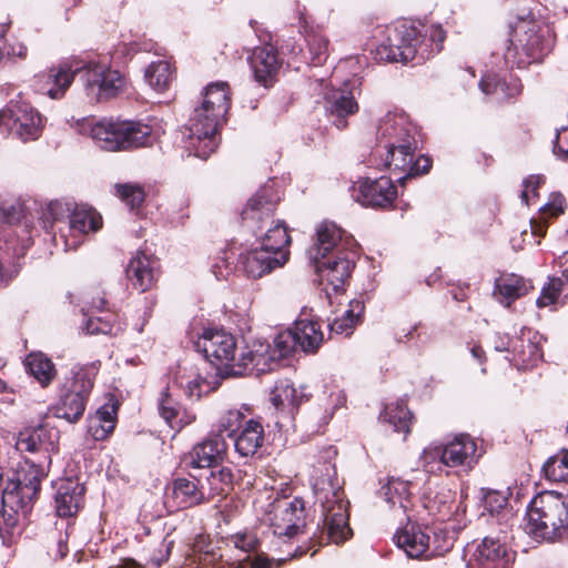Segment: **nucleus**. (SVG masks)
<instances>
[{
	"mask_svg": "<svg viewBox=\"0 0 568 568\" xmlns=\"http://www.w3.org/2000/svg\"><path fill=\"white\" fill-rule=\"evenodd\" d=\"M483 493V501L484 508L490 515H501L503 518H506L510 515V510L507 508L508 506V497L510 493L508 489L506 490H495V489H481Z\"/></svg>",
	"mask_w": 568,
	"mask_h": 568,
	"instance_id": "obj_43",
	"label": "nucleus"
},
{
	"mask_svg": "<svg viewBox=\"0 0 568 568\" xmlns=\"http://www.w3.org/2000/svg\"><path fill=\"white\" fill-rule=\"evenodd\" d=\"M510 45L505 60L511 67L525 68L542 61L555 45V33L550 26L532 17H518L510 23Z\"/></svg>",
	"mask_w": 568,
	"mask_h": 568,
	"instance_id": "obj_3",
	"label": "nucleus"
},
{
	"mask_svg": "<svg viewBox=\"0 0 568 568\" xmlns=\"http://www.w3.org/2000/svg\"><path fill=\"white\" fill-rule=\"evenodd\" d=\"M531 288L530 282L516 274H504L495 282L494 295L506 301V306L526 295Z\"/></svg>",
	"mask_w": 568,
	"mask_h": 568,
	"instance_id": "obj_36",
	"label": "nucleus"
},
{
	"mask_svg": "<svg viewBox=\"0 0 568 568\" xmlns=\"http://www.w3.org/2000/svg\"><path fill=\"white\" fill-rule=\"evenodd\" d=\"M286 559H273L268 558L265 555H257L251 562V568H272L273 564L276 562L277 566H281Z\"/></svg>",
	"mask_w": 568,
	"mask_h": 568,
	"instance_id": "obj_59",
	"label": "nucleus"
},
{
	"mask_svg": "<svg viewBox=\"0 0 568 568\" xmlns=\"http://www.w3.org/2000/svg\"><path fill=\"white\" fill-rule=\"evenodd\" d=\"M230 108V89L226 82L206 87L202 104L194 110L186 129L185 149L205 160L217 148L216 131Z\"/></svg>",
	"mask_w": 568,
	"mask_h": 568,
	"instance_id": "obj_2",
	"label": "nucleus"
},
{
	"mask_svg": "<svg viewBox=\"0 0 568 568\" xmlns=\"http://www.w3.org/2000/svg\"><path fill=\"white\" fill-rule=\"evenodd\" d=\"M306 42L312 64H322L327 58L328 39L324 34L312 32L307 34Z\"/></svg>",
	"mask_w": 568,
	"mask_h": 568,
	"instance_id": "obj_48",
	"label": "nucleus"
},
{
	"mask_svg": "<svg viewBox=\"0 0 568 568\" xmlns=\"http://www.w3.org/2000/svg\"><path fill=\"white\" fill-rule=\"evenodd\" d=\"M483 455L477 440L468 434H459L446 443H432L420 456L423 466L429 473L442 471L444 467L473 469Z\"/></svg>",
	"mask_w": 568,
	"mask_h": 568,
	"instance_id": "obj_8",
	"label": "nucleus"
},
{
	"mask_svg": "<svg viewBox=\"0 0 568 568\" xmlns=\"http://www.w3.org/2000/svg\"><path fill=\"white\" fill-rule=\"evenodd\" d=\"M479 87L485 94L501 93L504 97H514L520 92V84L517 79H499L496 75H486L481 79Z\"/></svg>",
	"mask_w": 568,
	"mask_h": 568,
	"instance_id": "obj_42",
	"label": "nucleus"
},
{
	"mask_svg": "<svg viewBox=\"0 0 568 568\" xmlns=\"http://www.w3.org/2000/svg\"><path fill=\"white\" fill-rule=\"evenodd\" d=\"M67 537H68V534H65V539L60 537V539L58 540L55 558L62 559L67 556V554L69 551L68 546H67Z\"/></svg>",
	"mask_w": 568,
	"mask_h": 568,
	"instance_id": "obj_63",
	"label": "nucleus"
},
{
	"mask_svg": "<svg viewBox=\"0 0 568 568\" xmlns=\"http://www.w3.org/2000/svg\"><path fill=\"white\" fill-rule=\"evenodd\" d=\"M26 367L43 387L52 382L57 373L52 361L40 352L27 356Z\"/></svg>",
	"mask_w": 568,
	"mask_h": 568,
	"instance_id": "obj_38",
	"label": "nucleus"
},
{
	"mask_svg": "<svg viewBox=\"0 0 568 568\" xmlns=\"http://www.w3.org/2000/svg\"><path fill=\"white\" fill-rule=\"evenodd\" d=\"M115 426V406L103 405L90 420V432L94 439L103 440Z\"/></svg>",
	"mask_w": 568,
	"mask_h": 568,
	"instance_id": "obj_40",
	"label": "nucleus"
},
{
	"mask_svg": "<svg viewBox=\"0 0 568 568\" xmlns=\"http://www.w3.org/2000/svg\"><path fill=\"white\" fill-rule=\"evenodd\" d=\"M44 476V470L40 465L26 462L3 488V511L21 513L27 516L38 498Z\"/></svg>",
	"mask_w": 568,
	"mask_h": 568,
	"instance_id": "obj_10",
	"label": "nucleus"
},
{
	"mask_svg": "<svg viewBox=\"0 0 568 568\" xmlns=\"http://www.w3.org/2000/svg\"><path fill=\"white\" fill-rule=\"evenodd\" d=\"M297 347L298 344L293 328L286 329L275 336L273 354L274 356L277 354V357H286L295 352Z\"/></svg>",
	"mask_w": 568,
	"mask_h": 568,
	"instance_id": "obj_51",
	"label": "nucleus"
},
{
	"mask_svg": "<svg viewBox=\"0 0 568 568\" xmlns=\"http://www.w3.org/2000/svg\"><path fill=\"white\" fill-rule=\"evenodd\" d=\"M428 37L432 42L436 43L437 51H439L446 38L445 31L442 29V27L432 26L428 30Z\"/></svg>",
	"mask_w": 568,
	"mask_h": 568,
	"instance_id": "obj_60",
	"label": "nucleus"
},
{
	"mask_svg": "<svg viewBox=\"0 0 568 568\" xmlns=\"http://www.w3.org/2000/svg\"><path fill=\"white\" fill-rule=\"evenodd\" d=\"M336 454L334 447L325 448L317 464L313 466L311 479L315 504H318L322 510L326 539L338 545L352 536V529L348 525V503L345 500L333 464Z\"/></svg>",
	"mask_w": 568,
	"mask_h": 568,
	"instance_id": "obj_1",
	"label": "nucleus"
},
{
	"mask_svg": "<svg viewBox=\"0 0 568 568\" xmlns=\"http://www.w3.org/2000/svg\"><path fill=\"white\" fill-rule=\"evenodd\" d=\"M364 303L361 300H352L347 308L338 316H335L328 324L331 333L349 336L354 328L362 322L364 315Z\"/></svg>",
	"mask_w": 568,
	"mask_h": 568,
	"instance_id": "obj_34",
	"label": "nucleus"
},
{
	"mask_svg": "<svg viewBox=\"0 0 568 568\" xmlns=\"http://www.w3.org/2000/svg\"><path fill=\"white\" fill-rule=\"evenodd\" d=\"M545 182V178L542 175H529L524 180L520 199L521 202L526 205H529L530 197L537 195V189Z\"/></svg>",
	"mask_w": 568,
	"mask_h": 568,
	"instance_id": "obj_54",
	"label": "nucleus"
},
{
	"mask_svg": "<svg viewBox=\"0 0 568 568\" xmlns=\"http://www.w3.org/2000/svg\"><path fill=\"white\" fill-rule=\"evenodd\" d=\"M275 356L271 352V346L267 343L254 342L252 345L246 346L241 353V356L232 364V368L239 369L235 373H241L242 369L251 367L257 373H264L271 369Z\"/></svg>",
	"mask_w": 568,
	"mask_h": 568,
	"instance_id": "obj_26",
	"label": "nucleus"
},
{
	"mask_svg": "<svg viewBox=\"0 0 568 568\" xmlns=\"http://www.w3.org/2000/svg\"><path fill=\"white\" fill-rule=\"evenodd\" d=\"M82 70L83 68L79 64L73 65L68 62L51 68L42 75L44 79L43 90L51 99L62 98L73 82L75 73Z\"/></svg>",
	"mask_w": 568,
	"mask_h": 568,
	"instance_id": "obj_28",
	"label": "nucleus"
},
{
	"mask_svg": "<svg viewBox=\"0 0 568 568\" xmlns=\"http://www.w3.org/2000/svg\"><path fill=\"white\" fill-rule=\"evenodd\" d=\"M349 248H357L353 236L346 234L335 223L324 222L317 226L314 242L307 250V255L312 263H317L320 258Z\"/></svg>",
	"mask_w": 568,
	"mask_h": 568,
	"instance_id": "obj_14",
	"label": "nucleus"
},
{
	"mask_svg": "<svg viewBox=\"0 0 568 568\" xmlns=\"http://www.w3.org/2000/svg\"><path fill=\"white\" fill-rule=\"evenodd\" d=\"M374 59L379 62H389L390 61V47L382 43L378 45L374 52Z\"/></svg>",
	"mask_w": 568,
	"mask_h": 568,
	"instance_id": "obj_61",
	"label": "nucleus"
},
{
	"mask_svg": "<svg viewBox=\"0 0 568 568\" xmlns=\"http://www.w3.org/2000/svg\"><path fill=\"white\" fill-rule=\"evenodd\" d=\"M542 470L545 477L551 481H568V450L549 458Z\"/></svg>",
	"mask_w": 568,
	"mask_h": 568,
	"instance_id": "obj_47",
	"label": "nucleus"
},
{
	"mask_svg": "<svg viewBox=\"0 0 568 568\" xmlns=\"http://www.w3.org/2000/svg\"><path fill=\"white\" fill-rule=\"evenodd\" d=\"M235 452L241 457H253L264 443V428L261 423L248 419L234 437Z\"/></svg>",
	"mask_w": 568,
	"mask_h": 568,
	"instance_id": "obj_30",
	"label": "nucleus"
},
{
	"mask_svg": "<svg viewBox=\"0 0 568 568\" xmlns=\"http://www.w3.org/2000/svg\"><path fill=\"white\" fill-rule=\"evenodd\" d=\"M114 314L105 313L103 316H90L82 325V329L87 334H104V335H116L120 331V326H116L114 321Z\"/></svg>",
	"mask_w": 568,
	"mask_h": 568,
	"instance_id": "obj_45",
	"label": "nucleus"
},
{
	"mask_svg": "<svg viewBox=\"0 0 568 568\" xmlns=\"http://www.w3.org/2000/svg\"><path fill=\"white\" fill-rule=\"evenodd\" d=\"M245 414L241 409L227 410L219 422V432L226 433L229 437H234L236 432H240L245 424Z\"/></svg>",
	"mask_w": 568,
	"mask_h": 568,
	"instance_id": "obj_49",
	"label": "nucleus"
},
{
	"mask_svg": "<svg viewBox=\"0 0 568 568\" xmlns=\"http://www.w3.org/2000/svg\"><path fill=\"white\" fill-rule=\"evenodd\" d=\"M196 347L212 364L232 367L236 361L235 338L223 329H205L196 342Z\"/></svg>",
	"mask_w": 568,
	"mask_h": 568,
	"instance_id": "obj_16",
	"label": "nucleus"
},
{
	"mask_svg": "<svg viewBox=\"0 0 568 568\" xmlns=\"http://www.w3.org/2000/svg\"><path fill=\"white\" fill-rule=\"evenodd\" d=\"M298 347L305 353H314L324 341L320 324L313 320H297L293 327Z\"/></svg>",
	"mask_w": 568,
	"mask_h": 568,
	"instance_id": "obj_35",
	"label": "nucleus"
},
{
	"mask_svg": "<svg viewBox=\"0 0 568 568\" xmlns=\"http://www.w3.org/2000/svg\"><path fill=\"white\" fill-rule=\"evenodd\" d=\"M84 491V486L72 479L60 483L55 494V510L58 516H74L83 504Z\"/></svg>",
	"mask_w": 568,
	"mask_h": 568,
	"instance_id": "obj_27",
	"label": "nucleus"
},
{
	"mask_svg": "<svg viewBox=\"0 0 568 568\" xmlns=\"http://www.w3.org/2000/svg\"><path fill=\"white\" fill-rule=\"evenodd\" d=\"M354 199L363 206L383 207L390 203V178L365 179L358 182Z\"/></svg>",
	"mask_w": 568,
	"mask_h": 568,
	"instance_id": "obj_23",
	"label": "nucleus"
},
{
	"mask_svg": "<svg viewBox=\"0 0 568 568\" xmlns=\"http://www.w3.org/2000/svg\"><path fill=\"white\" fill-rule=\"evenodd\" d=\"M115 189L116 194L131 209L140 206L144 200V192L138 185L118 184Z\"/></svg>",
	"mask_w": 568,
	"mask_h": 568,
	"instance_id": "obj_52",
	"label": "nucleus"
},
{
	"mask_svg": "<svg viewBox=\"0 0 568 568\" xmlns=\"http://www.w3.org/2000/svg\"><path fill=\"white\" fill-rule=\"evenodd\" d=\"M4 52L7 55L23 58L27 54V47L24 43L16 38L4 40L1 45V53Z\"/></svg>",
	"mask_w": 568,
	"mask_h": 568,
	"instance_id": "obj_58",
	"label": "nucleus"
},
{
	"mask_svg": "<svg viewBox=\"0 0 568 568\" xmlns=\"http://www.w3.org/2000/svg\"><path fill=\"white\" fill-rule=\"evenodd\" d=\"M539 338L536 333L528 331L514 342L513 352L518 365L527 368L535 366L541 359L542 352L539 346Z\"/></svg>",
	"mask_w": 568,
	"mask_h": 568,
	"instance_id": "obj_32",
	"label": "nucleus"
},
{
	"mask_svg": "<svg viewBox=\"0 0 568 568\" xmlns=\"http://www.w3.org/2000/svg\"><path fill=\"white\" fill-rule=\"evenodd\" d=\"M159 412L161 417L170 425L171 428H182L184 425L190 424L194 417L186 416V419L183 420L179 418L180 410L175 406L173 399L170 395L164 392L159 403Z\"/></svg>",
	"mask_w": 568,
	"mask_h": 568,
	"instance_id": "obj_46",
	"label": "nucleus"
},
{
	"mask_svg": "<svg viewBox=\"0 0 568 568\" xmlns=\"http://www.w3.org/2000/svg\"><path fill=\"white\" fill-rule=\"evenodd\" d=\"M260 247L250 250L242 256L243 270L248 277L260 278L272 271L283 267L288 258L291 237L280 224L267 229L261 237Z\"/></svg>",
	"mask_w": 568,
	"mask_h": 568,
	"instance_id": "obj_9",
	"label": "nucleus"
},
{
	"mask_svg": "<svg viewBox=\"0 0 568 568\" xmlns=\"http://www.w3.org/2000/svg\"><path fill=\"white\" fill-rule=\"evenodd\" d=\"M233 545L244 552L255 551L260 545L257 537L253 532L236 534L231 537Z\"/></svg>",
	"mask_w": 568,
	"mask_h": 568,
	"instance_id": "obj_53",
	"label": "nucleus"
},
{
	"mask_svg": "<svg viewBox=\"0 0 568 568\" xmlns=\"http://www.w3.org/2000/svg\"><path fill=\"white\" fill-rule=\"evenodd\" d=\"M173 71L170 62L164 60L153 61L144 72V79L148 84L156 92H164L173 81Z\"/></svg>",
	"mask_w": 568,
	"mask_h": 568,
	"instance_id": "obj_39",
	"label": "nucleus"
},
{
	"mask_svg": "<svg viewBox=\"0 0 568 568\" xmlns=\"http://www.w3.org/2000/svg\"><path fill=\"white\" fill-rule=\"evenodd\" d=\"M172 497L179 508H189L201 504L205 496L195 481L186 478H178L173 483Z\"/></svg>",
	"mask_w": 568,
	"mask_h": 568,
	"instance_id": "obj_37",
	"label": "nucleus"
},
{
	"mask_svg": "<svg viewBox=\"0 0 568 568\" xmlns=\"http://www.w3.org/2000/svg\"><path fill=\"white\" fill-rule=\"evenodd\" d=\"M564 282L560 277H551L549 282L544 285L536 304L539 308L547 307L556 304L562 292Z\"/></svg>",
	"mask_w": 568,
	"mask_h": 568,
	"instance_id": "obj_50",
	"label": "nucleus"
},
{
	"mask_svg": "<svg viewBox=\"0 0 568 568\" xmlns=\"http://www.w3.org/2000/svg\"><path fill=\"white\" fill-rule=\"evenodd\" d=\"M280 201V194L273 184H265L252 195L241 212L242 225L255 237H261L267 229L280 224L287 230L281 220H274L273 213Z\"/></svg>",
	"mask_w": 568,
	"mask_h": 568,
	"instance_id": "obj_11",
	"label": "nucleus"
},
{
	"mask_svg": "<svg viewBox=\"0 0 568 568\" xmlns=\"http://www.w3.org/2000/svg\"><path fill=\"white\" fill-rule=\"evenodd\" d=\"M80 132L89 134L97 146L110 152L149 148L155 142L152 126L133 120H87L80 125Z\"/></svg>",
	"mask_w": 568,
	"mask_h": 568,
	"instance_id": "obj_4",
	"label": "nucleus"
},
{
	"mask_svg": "<svg viewBox=\"0 0 568 568\" xmlns=\"http://www.w3.org/2000/svg\"><path fill=\"white\" fill-rule=\"evenodd\" d=\"M82 68L85 72V90L97 99L113 98L125 85L123 75L103 63L90 61Z\"/></svg>",
	"mask_w": 568,
	"mask_h": 568,
	"instance_id": "obj_15",
	"label": "nucleus"
},
{
	"mask_svg": "<svg viewBox=\"0 0 568 568\" xmlns=\"http://www.w3.org/2000/svg\"><path fill=\"white\" fill-rule=\"evenodd\" d=\"M356 256L357 248H349L328 255L325 258H320L317 263L313 264L322 282H326L334 291H338L349 277Z\"/></svg>",
	"mask_w": 568,
	"mask_h": 568,
	"instance_id": "obj_17",
	"label": "nucleus"
},
{
	"mask_svg": "<svg viewBox=\"0 0 568 568\" xmlns=\"http://www.w3.org/2000/svg\"><path fill=\"white\" fill-rule=\"evenodd\" d=\"M206 485L210 497L226 495L233 485L232 470L229 467L211 468Z\"/></svg>",
	"mask_w": 568,
	"mask_h": 568,
	"instance_id": "obj_41",
	"label": "nucleus"
},
{
	"mask_svg": "<svg viewBox=\"0 0 568 568\" xmlns=\"http://www.w3.org/2000/svg\"><path fill=\"white\" fill-rule=\"evenodd\" d=\"M207 384L204 378H202L199 374L193 373L189 376V379L185 383V394L190 398L199 399L206 389Z\"/></svg>",
	"mask_w": 568,
	"mask_h": 568,
	"instance_id": "obj_55",
	"label": "nucleus"
},
{
	"mask_svg": "<svg viewBox=\"0 0 568 568\" xmlns=\"http://www.w3.org/2000/svg\"><path fill=\"white\" fill-rule=\"evenodd\" d=\"M425 26L419 22L399 19L395 23L393 36V62L407 63L412 61L422 42Z\"/></svg>",
	"mask_w": 568,
	"mask_h": 568,
	"instance_id": "obj_18",
	"label": "nucleus"
},
{
	"mask_svg": "<svg viewBox=\"0 0 568 568\" xmlns=\"http://www.w3.org/2000/svg\"><path fill=\"white\" fill-rule=\"evenodd\" d=\"M542 216H558L565 211V199L559 193L550 195L549 201L540 209Z\"/></svg>",
	"mask_w": 568,
	"mask_h": 568,
	"instance_id": "obj_56",
	"label": "nucleus"
},
{
	"mask_svg": "<svg viewBox=\"0 0 568 568\" xmlns=\"http://www.w3.org/2000/svg\"><path fill=\"white\" fill-rule=\"evenodd\" d=\"M227 445L221 434H215L195 445L185 457L192 468H214L224 458Z\"/></svg>",
	"mask_w": 568,
	"mask_h": 568,
	"instance_id": "obj_22",
	"label": "nucleus"
},
{
	"mask_svg": "<svg viewBox=\"0 0 568 568\" xmlns=\"http://www.w3.org/2000/svg\"><path fill=\"white\" fill-rule=\"evenodd\" d=\"M100 366L101 362L94 361L72 367L71 377L61 386L58 400L52 407L57 418L73 424L83 416Z\"/></svg>",
	"mask_w": 568,
	"mask_h": 568,
	"instance_id": "obj_7",
	"label": "nucleus"
},
{
	"mask_svg": "<svg viewBox=\"0 0 568 568\" xmlns=\"http://www.w3.org/2000/svg\"><path fill=\"white\" fill-rule=\"evenodd\" d=\"M58 439L57 429L40 425L21 430L16 440V448L21 453H43L50 464L51 453L58 450Z\"/></svg>",
	"mask_w": 568,
	"mask_h": 568,
	"instance_id": "obj_20",
	"label": "nucleus"
},
{
	"mask_svg": "<svg viewBox=\"0 0 568 568\" xmlns=\"http://www.w3.org/2000/svg\"><path fill=\"white\" fill-rule=\"evenodd\" d=\"M513 557L498 538L485 537L476 547L468 568H511Z\"/></svg>",
	"mask_w": 568,
	"mask_h": 568,
	"instance_id": "obj_21",
	"label": "nucleus"
},
{
	"mask_svg": "<svg viewBox=\"0 0 568 568\" xmlns=\"http://www.w3.org/2000/svg\"><path fill=\"white\" fill-rule=\"evenodd\" d=\"M250 64L255 80L268 87L280 69L277 52L272 45L255 48L250 57Z\"/></svg>",
	"mask_w": 568,
	"mask_h": 568,
	"instance_id": "obj_25",
	"label": "nucleus"
},
{
	"mask_svg": "<svg viewBox=\"0 0 568 568\" xmlns=\"http://www.w3.org/2000/svg\"><path fill=\"white\" fill-rule=\"evenodd\" d=\"M0 126L23 142L37 140L42 132L41 114L30 103L10 101L0 111Z\"/></svg>",
	"mask_w": 568,
	"mask_h": 568,
	"instance_id": "obj_12",
	"label": "nucleus"
},
{
	"mask_svg": "<svg viewBox=\"0 0 568 568\" xmlns=\"http://www.w3.org/2000/svg\"><path fill=\"white\" fill-rule=\"evenodd\" d=\"M45 229L60 233L65 250H75L84 235L102 226V216L94 209L68 201H52L42 214Z\"/></svg>",
	"mask_w": 568,
	"mask_h": 568,
	"instance_id": "obj_5",
	"label": "nucleus"
},
{
	"mask_svg": "<svg viewBox=\"0 0 568 568\" xmlns=\"http://www.w3.org/2000/svg\"><path fill=\"white\" fill-rule=\"evenodd\" d=\"M265 521L273 529V534L288 539L303 532L305 528V504L302 498L283 497L270 505L265 514Z\"/></svg>",
	"mask_w": 568,
	"mask_h": 568,
	"instance_id": "obj_13",
	"label": "nucleus"
},
{
	"mask_svg": "<svg viewBox=\"0 0 568 568\" xmlns=\"http://www.w3.org/2000/svg\"><path fill=\"white\" fill-rule=\"evenodd\" d=\"M393 540L409 558L422 557L429 546V536L413 523H408L405 527L398 529Z\"/></svg>",
	"mask_w": 568,
	"mask_h": 568,
	"instance_id": "obj_29",
	"label": "nucleus"
},
{
	"mask_svg": "<svg viewBox=\"0 0 568 568\" xmlns=\"http://www.w3.org/2000/svg\"><path fill=\"white\" fill-rule=\"evenodd\" d=\"M415 418L404 399H399L393 408V432L403 434L402 442H405L407 435L414 425Z\"/></svg>",
	"mask_w": 568,
	"mask_h": 568,
	"instance_id": "obj_44",
	"label": "nucleus"
},
{
	"mask_svg": "<svg viewBox=\"0 0 568 568\" xmlns=\"http://www.w3.org/2000/svg\"><path fill=\"white\" fill-rule=\"evenodd\" d=\"M530 230L532 235L541 237L545 235L546 225L537 221H530Z\"/></svg>",
	"mask_w": 568,
	"mask_h": 568,
	"instance_id": "obj_64",
	"label": "nucleus"
},
{
	"mask_svg": "<svg viewBox=\"0 0 568 568\" xmlns=\"http://www.w3.org/2000/svg\"><path fill=\"white\" fill-rule=\"evenodd\" d=\"M172 545V541L164 542L163 546L165 547L164 551H160L159 556H155L152 559V566L150 568H158L164 560L168 559L170 554V547Z\"/></svg>",
	"mask_w": 568,
	"mask_h": 568,
	"instance_id": "obj_62",
	"label": "nucleus"
},
{
	"mask_svg": "<svg viewBox=\"0 0 568 568\" xmlns=\"http://www.w3.org/2000/svg\"><path fill=\"white\" fill-rule=\"evenodd\" d=\"M304 386H301L300 389L295 388L290 379H281L272 389L270 399L277 409L298 407L308 398Z\"/></svg>",
	"mask_w": 568,
	"mask_h": 568,
	"instance_id": "obj_33",
	"label": "nucleus"
},
{
	"mask_svg": "<svg viewBox=\"0 0 568 568\" xmlns=\"http://www.w3.org/2000/svg\"><path fill=\"white\" fill-rule=\"evenodd\" d=\"M525 518L529 536L555 541L568 529V498L555 490L541 491L531 499Z\"/></svg>",
	"mask_w": 568,
	"mask_h": 568,
	"instance_id": "obj_6",
	"label": "nucleus"
},
{
	"mask_svg": "<svg viewBox=\"0 0 568 568\" xmlns=\"http://www.w3.org/2000/svg\"><path fill=\"white\" fill-rule=\"evenodd\" d=\"M156 261L151 256L138 252L126 265V278L136 291L143 293L151 288L155 281Z\"/></svg>",
	"mask_w": 568,
	"mask_h": 568,
	"instance_id": "obj_24",
	"label": "nucleus"
},
{
	"mask_svg": "<svg viewBox=\"0 0 568 568\" xmlns=\"http://www.w3.org/2000/svg\"><path fill=\"white\" fill-rule=\"evenodd\" d=\"M326 109L331 114L336 115L335 125L344 129L347 124L345 118L354 114L358 110L357 102L351 92L345 90H332L326 93Z\"/></svg>",
	"mask_w": 568,
	"mask_h": 568,
	"instance_id": "obj_31",
	"label": "nucleus"
},
{
	"mask_svg": "<svg viewBox=\"0 0 568 568\" xmlns=\"http://www.w3.org/2000/svg\"><path fill=\"white\" fill-rule=\"evenodd\" d=\"M554 153L561 159L568 158V128L557 130Z\"/></svg>",
	"mask_w": 568,
	"mask_h": 568,
	"instance_id": "obj_57",
	"label": "nucleus"
},
{
	"mask_svg": "<svg viewBox=\"0 0 568 568\" xmlns=\"http://www.w3.org/2000/svg\"><path fill=\"white\" fill-rule=\"evenodd\" d=\"M416 149L417 140L410 134L409 129L405 130V136L402 140H398L396 144L393 143V158L395 154L400 156V160L398 158L396 159L395 166L398 170L407 172L406 176L398 178L400 184H403L407 178L427 173L430 169L432 161L429 158L419 155L414 160Z\"/></svg>",
	"mask_w": 568,
	"mask_h": 568,
	"instance_id": "obj_19",
	"label": "nucleus"
}]
</instances>
